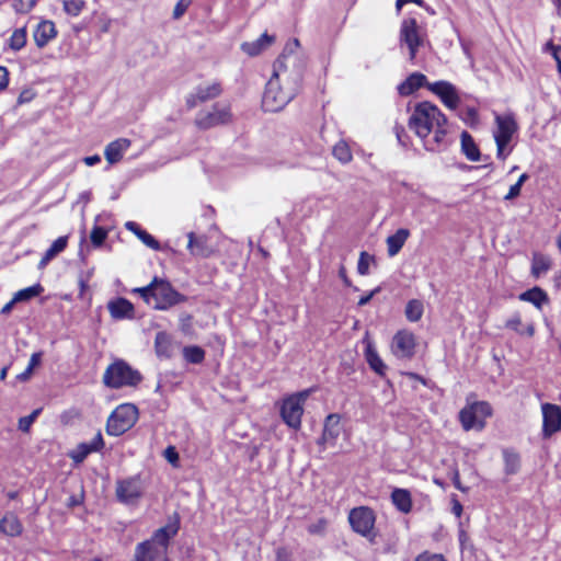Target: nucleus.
Here are the masks:
<instances>
[{"label": "nucleus", "instance_id": "nucleus-1", "mask_svg": "<svg viewBox=\"0 0 561 561\" xmlns=\"http://www.w3.org/2000/svg\"><path fill=\"white\" fill-rule=\"evenodd\" d=\"M287 50V48H285ZM296 60L291 55L284 51L274 64V73L266 83L262 99V106L266 112H278L283 110L295 96L296 91H283L278 83V76L283 68H286L285 61Z\"/></svg>", "mask_w": 561, "mask_h": 561}, {"label": "nucleus", "instance_id": "nucleus-2", "mask_svg": "<svg viewBox=\"0 0 561 561\" xmlns=\"http://www.w3.org/2000/svg\"><path fill=\"white\" fill-rule=\"evenodd\" d=\"M437 122L447 124L448 119L436 105L424 101L415 105L409 118L408 126L422 139L431 135Z\"/></svg>", "mask_w": 561, "mask_h": 561}, {"label": "nucleus", "instance_id": "nucleus-3", "mask_svg": "<svg viewBox=\"0 0 561 561\" xmlns=\"http://www.w3.org/2000/svg\"><path fill=\"white\" fill-rule=\"evenodd\" d=\"M141 381V374L121 358L108 365L103 375V383L111 389L137 387Z\"/></svg>", "mask_w": 561, "mask_h": 561}, {"label": "nucleus", "instance_id": "nucleus-4", "mask_svg": "<svg viewBox=\"0 0 561 561\" xmlns=\"http://www.w3.org/2000/svg\"><path fill=\"white\" fill-rule=\"evenodd\" d=\"M138 420V409L131 403L118 405L108 416L106 433L111 436H121L129 431Z\"/></svg>", "mask_w": 561, "mask_h": 561}, {"label": "nucleus", "instance_id": "nucleus-5", "mask_svg": "<svg viewBox=\"0 0 561 561\" xmlns=\"http://www.w3.org/2000/svg\"><path fill=\"white\" fill-rule=\"evenodd\" d=\"M309 396V391H301L285 398L280 404V416L284 423L293 430H299L301 426V416L304 414V403Z\"/></svg>", "mask_w": 561, "mask_h": 561}, {"label": "nucleus", "instance_id": "nucleus-6", "mask_svg": "<svg viewBox=\"0 0 561 561\" xmlns=\"http://www.w3.org/2000/svg\"><path fill=\"white\" fill-rule=\"evenodd\" d=\"M156 287L153 290V308L157 310H168L169 308L187 301V297L179 293L172 284L159 277H154Z\"/></svg>", "mask_w": 561, "mask_h": 561}, {"label": "nucleus", "instance_id": "nucleus-7", "mask_svg": "<svg viewBox=\"0 0 561 561\" xmlns=\"http://www.w3.org/2000/svg\"><path fill=\"white\" fill-rule=\"evenodd\" d=\"M348 522L355 533L368 538L370 541H374L376 516L371 508L366 506L353 508L350 512Z\"/></svg>", "mask_w": 561, "mask_h": 561}, {"label": "nucleus", "instance_id": "nucleus-8", "mask_svg": "<svg viewBox=\"0 0 561 561\" xmlns=\"http://www.w3.org/2000/svg\"><path fill=\"white\" fill-rule=\"evenodd\" d=\"M142 494L144 485L139 474L116 481L115 495L119 503L125 505L135 504Z\"/></svg>", "mask_w": 561, "mask_h": 561}, {"label": "nucleus", "instance_id": "nucleus-9", "mask_svg": "<svg viewBox=\"0 0 561 561\" xmlns=\"http://www.w3.org/2000/svg\"><path fill=\"white\" fill-rule=\"evenodd\" d=\"M232 113L229 105L219 106L216 103L211 112L201 111L195 117V125L202 130L230 123Z\"/></svg>", "mask_w": 561, "mask_h": 561}, {"label": "nucleus", "instance_id": "nucleus-10", "mask_svg": "<svg viewBox=\"0 0 561 561\" xmlns=\"http://www.w3.org/2000/svg\"><path fill=\"white\" fill-rule=\"evenodd\" d=\"M221 93L222 87L218 81L211 82L209 84H199L195 88L194 92L186 96L185 103L187 108L192 110L199 103H205L218 98Z\"/></svg>", "mask_w": 561, "mask_h": 561}, {"label": "nucleus", "instance_id": "nucleus-11", "mask_svg": "<svg viewBox=\"0 0 561 561\" xmlns=\"http://www.w3.org/2000/svg\"><path fill=\"white\" fill-rule=\"evenodd\" d=\"M542 410V436L548 438L561 430V408L552 403H543Z\"/></svg>", "mask_w": 561, "mask_h": 561}, {"label": "nucleus", "instance_id": "nucleus-12", "mask_svg": "<svg viewBox=\"0 0 561 561\" xmlns=\"http://www.w3.org/2000/svg\"><path fill=\"white\" fill-rule=\"evenodd\" d=\"M427 89L435 93L448 108L456 110L458 107L460 99L455 85L450 82L436 81L427 84Z\"/></svg>", "mask_w": 561, "mask_h": 561}, {"label": "nucleus", "instance_id": "nucleus-13", "mask_svg": "<svg viewBox=\"0 0 561 561\" xmlns=\"http://www.w3.org/2000/svg\"><path fill=\"white\" fill-rule=\"evenodd\" d=\"M391 348L399 358H411L415 352V339L411 332L399 331L392 339Z\"/></svg>", "mask_w": 561, "mask_h": 561}, {"label": "nucleus", "instance_id": "nucleus-14", "mask_svg": "<svg viewBox=\"0 0 561 561\" xmlns=\"http://www.w3.org/2000/svg\"><path fill=\"white\" fill-rule=\"evenodd\" d=\"M448 123L440 124V122L436 123L434 127V135L432 137L422 138L423 146L427 151L439 152L445 150L453 140L448 138Z\"/></svg>", "mask_w": 561, "mask_h": 561}, {"label": "nucleus", "instance_id": "nucleus-15", "mask_svg": "<svg viewBox=\"0 0 561 561\" xmlns=\"http://www.w3.org/2000/svg\"><path fill=\"white\" fill-rule=\"evenodd\" d=\"M133 561H168V553L163 547L144 541L136 546Z\"/></svg>", "mask_w": 561, "mask_h": 561}, {"label": "nucleus", "instance_id": "nucleus-16", "mask_svg": "<svg viewBox=\"0 0 561 561\" xmlns=\"http://www.w3.org/2000/svg\"><path fill=\"white\" fill-rule=\"evenodd\" d=\"M495 122L497 129L494 133L495 141L510 144L513 135L517 131L518 126L512 114L496 115Z\"/></svg>", "mask_w": 561, "mask_h": 561}, {"label": "nucleus", "instance_id": "nucleus-17", "mask_svg": "<svg viewBox=\"0 0 561 561\" xmlns=\"http://www.w3.org/2000/svg\"><path fill=\"white\" fill-rule=\"evenodd\" d=\"M400 43L405 45L423 46L424 38L420 33L414 18L404 19L400 28Z\"/></svg>", "mask_w": 561, "mask_h": 561}, {"label": "nucleus", "instance_id": "nucleus-18", "mask_svg": "<svg viewBox=\"0 0 561 561\" xmlns=\"http://www.w3.org/2000/svg\"><path fill=\"white\" fill-rule=\"evenodd\" d=\"M104 447V440L101 432H98L90 443H80L69 456L77 462H82L91 453L100 451Z\"/></svg>", "mask_w": 561, "mask_h": 561}, {"label": "nucleus", "instance_id": "nucleus-19", "mask_svg": "<svg viewBox=\"0 0 561 561\" xmlns=\"http://www.w3.org/2000/svg\"><path fill=\"white\" fill-rule=\"evenodd\" d=\"M180 528V522L178 516H175L173 522H170L168 525L160 527L157 529L152 538L150 540H146V542H154L156 547H163L165 549V553H168V546Z\"/></svg>", "mask_w": 561, "mask_h": 561}, {"label": "nucleus", "instance_id": "nucleus-20", "mask_svg": "<svg viewBox=\"0 0 561 561\" xmlns=\"http://www.w3.org/2000/svg\"><path fill=\"white\" fill-rule=\"evenodd\" d=\"M56 36L57 28L50 20L41 21L33 32L34 42L39 49L46 47Z\"/></svg>", "mask_w": 561, "mask_h": 561}, {"label": "nucleus", "instance_id": "nucleus-21", "mask_svg": "<svg viewBox=\"0 0 561 561\" xmlns=\"http://www.w3.org/2000/svg\"><path fill=\"white\" fill-rule=\"evenodd\" d=\"M110 314L115 320L133 319L134 305L126 298L119 297L107 304Z\"/></svg>", "mask_w": 561, "mask_h": 561}, {"label": "nucleus", "instance_id": "nucleus-22", "mask_svg": "<svg viewBox=\"0 0 561 561\" xmlns=\"http://www.w3.org/2000/svg\"><path fill=\"white\" fill-rule=\"evenodd\" d=\"M130 140L127 138H118L110 142L104 150V157L110 164H115L123 159L124 153L130 147Z\"/></svg>", "mask_w": 561, "mask_h": 561}, {"label": "nucleus", "instance_id": "nucleus-23", "mask_svg": "<svg viewBox=\"0 0 561 561\" xmlns=\"http://www.w3.org/2000/svg\"><path fill=\"white\" fill-rule=\"evenodd\" d=\"M340 415L329 414L325 417L323 432L321 437L318 439L319 445H325L328 443H334L340 435Z\"/></svg>", "mask_w": 561, "mask_h": 561}, {"label": "nucleus", "instance_id": "nucleus-24", "mask_svg": "<svg viewBox=\"0 0 561 561\" xmlns=\"http://www.w3.org/2000/svg\"><path fill=\"white\" fill-rule=\"evenodd\" d=\"M430 84L425 75L421 72L411 73L402 83L398 85V92L402 96L413 94L416 90L422 87Z\"/></svg>", "mask_w": 561, "mask_h": 561}, {"label": "nucleus", "instance_id": "nucleus-25", "mask_svg": "<svg viewBox=\"0 0 561 561\" xmlns=\"http://www.w3.org/2000/svg\"><path fill=\"white\" fill-rule=\"evenodd\" d=\"M23 525L19 517L12 513L8 512L1 519H0V533L9 536V537H19L23 533Z\"/></svg>", "mask_w": 561, "mask_h": 561}, {"label": "nucleus", "instance_id": "nucleus-26", "mask_svg": "<svg viewBox=\"0 0 561 561\" xmlns=\"http://www.w3.org/2000/svg\"><path fill=\"white\" fill-rule=\"evenodd\" d=\"M188 243L187 249L191 254L202 257H207L211 253L208 247V239L206 236H196L194 232L187 233Z\"/></svg>", "mask_w": 561, "mask_h": 561}, {"label": "nucleus", "instance_id": "nucleus-27", "mask_svg": "<svg viewBox=\"0 0 561 561\" xmlns=\"http://www.w3.org/2000/svg\"><path fill=\"white\" fill-rule=\"evenodd\" d=\"M391 502L403 514H409L412 511V496L407 489L396 488L391 492Z\"/></svg>", "mask_w": 561, "mask_h": 561}, {"label": "nucleus", "instance_id": "nucleus-28", "mask_svg": "<svg viewBox=\"0 0 561 561\" xmlns=\"http://www.w3.org/2000/svg\"><path fill=\"white\" fill-rule=\"evenodd\" d=\"M409 237L410 230L405 228H400L393 234L389 236L386 240L388 255H397L401 251Z\"/></svg>", "mask_w": 561, "mask_h": 561}, {"label": "nucleus", "instance_id": "nucleus-29", "mask_svg": "<svg viewBox=\"0 0 561 561\" xmlns=\"http://www.w3.org/2000/svg\"><path fill=\"white\" fill-rule=\"evenodd\" d=\"M274 42V36L264 33L254 42H245L241 45V49L249 56H257Z\"/></svg>", "mask_w": 561, "mask_h": 561}, {"label": "nucleus", "instance_id": "nucleus-30", "mask_svg": "<svg viewBox=\"0 0 561 561\" xmlns=\"http://www.w3.org/2000/svg\"><path fill=\"white\" fill-rule=\"evenodd\" d=\"M460 140L461 152L466 158L470 161H479L481 159V152L473 137L467 130H463L460 135Z\"/></svg>", "mask_w": 561, "mask_h": 561}, {"label": "nucleus", "instance_id": "nucleus-31", "mask_svg": "<svg viewBox=\"0 0 561 561\" xmlns=\"http://www.w3.org/2000/svg\"><path fill=\"white\" fill-rule=\"evenodd\" d=\"M519 300L527 301L533 304L536 308L541 309L543 304H547L549 301V297L547 293L538 287L535 286L519 295Z\"/></svg>", "mask_w": 561, "mask_h": 561}, {"label": "nucleus", "instance_id": "nucleus-32", "mask_svg": "<svg viewBox=\"0 0 561 561\" xmlns=\"http://www.w3.org/2000/svg\"><path fill=\"white\" fill-rule=\"evenodd\" d=\"M459 421L465 431L472 428L482 430L484 427V421L478 420L477 414L473 412L470 405L465 407L459 412Z\"/></svg>", "mask_w": 561, "mask_h": 561}, {"label": "nucleus", "instance_id": "nucleus-33", "mask_svg": "<svg viewBox=\"0 0 561 561\" xmlns=\"http://www.w3.org/2000/svg\"><path fill=\"white\" fill-rule=\"evenodd\" d=\"M154 350L158 357L170 358L172 356V340L167 332L160 331L156 334Z\"/></svg>", "mask_w": 561, "mask_h": 561}, {"label": "nucleus", "instance_id": "nucleus-34", "mask_svg": "<svg viewBox=\"0 0 561 561\" xmlns=\"http://www.w3.org/2000/svg\"><path fill=\"white\" fill-rule=\"evenodd\" d=\"M125 228L134 232L148 248L152 250H160V243L153 236L144 230L137 222L127 221Z\"/></svg>", "mask_w": 561, "mask_h": 561}, {"label": "nucleus", "instance_id": "nucleus-35", "mask_svg": "<svg viewBox=\"0 0 561 561\" xmlns=\"http://www.w3.org/2000/svg\"><path fill=\"white\" fill-rule=\"evenodd\" d=\"M68 243V238L66 236L59 237L56 239L51 245L46 250L42 260L38 263V268H44L54 257H56L60 252H62Z\"/></svg>", "mask_w": 561, "mask_h": 561}, {"label": "nucleus", "instance_id": "nucleus-36", "mask_svg": "<svg viewBox=\"0 0 561 561\" xmlns=\"http://www.w3.org/2000/svg\"><path fill=\"white\" fill-rule=\"evenodd\" d=\"M365 355L369 367L379 376H383L387 366L383 364L382 359L370 344H368Z\"/></svg>", "mask_w": 561, "mask_h": 561}, {"label": "nucleus", "instance_id": "nucleus-37", "mask_svg": "<svg viewBox=\"0 0 561 561\" xmlns=\"http://www.w3.org/2000/svg\"><path fill=\"white\" fill-rule=\"evenodd\" d=\"M503 457L505 463V473L515 474L518 471L520 465L519 455L513 450L504 449Z\"/></svg>", "mask_w": 561, "mask_h": 561}, {"label": "nucleus", "instance_id": "nucleus-38", "mask_svg": "<svg viewBox=\"0 0 561 561\" xmlns=\"http://www.w3.org/2000/svg\"><path fill=\"white\" fill-rule=\"evenodd\" d=\"M551 266L550 260L541 254H535L531 264V275L538 278L541 274L546 273Z\"/></svg>", "mask_w": 561, "mask_h": 561}, {"label": "nucleus", "instance_id": "nucleus-39", "mask_svg": "<svg viewBox=\"0 0 561 561\" xmlns=\"http://www.w3.org/2000/svg\"><path fill=\"white\" fill-rule=\"evenodd\" d=\"M183 357L187 363L201 364L205 359V351L196 345L185 346L183 348Z\"/></svg>", "mask_w": 561, "mask_h": 561}, {"label": "nucleus", "instance_id": "nucleus-40", "mask_svg": "<svg viewBox=\"0 0 561 561\" xmlns=\"http://www.w3.org/2000/svg\"><path fill=\"white\" fill-rule=\"evenodd\" d=\"M423 310L422 301L412 299L405 306V317L409 321L416 322L422 318Z\"/></svg>", "mask_w": 561, "mask_h": 561}, {"label": "nucleus", "instance_id": "nucleus-41", "mask_svg": "<svg viewBox=\"0 0 561 561\" xmlns=\"http://www.w3.org/2000/svg\"><path fill=\"white\" fill-rule=\"evenodd\" d=\"M44 291V288L41 284H35L33 286L26 287L24 289L19 290L14 298L18 302L28 301L34 297L39 296Z\"/></svg>", "mask_w": 561, "mask_h": 561}, {"label": "nucleus", "instance_id": "nucleus-42", "mask_svg": "<svg viewBox=\"0 0 561 561\" xmlns=\"http://www.w3.org/2000/svg\"><path fill=\"white\" fill-rule=\"evenodd\" d=\"M332 153L341 163L344 164L351 162L353 159L348 145L343 140L339 141L333 147Z\"/></svg>", "mask_w": 561, "mask_h": 561}, {"label": "nucleus", "instance_id": "nucleus-43", "mask_svg": "<svg viewBox=\"0 0 561 561\" xmlns=\"http://www.w3.org/2000/svg\"><path fill=\"white\" fill-rule=\"evenodd\" d=\"M26 45V28H16L9 38V47L12 50H21Z\"/></svg>", "mask_w": 561, "mask_h": 561}, {"label": "nucleus", "instance_id": "nucleus-44", "mask_svg": "<svg viewBox=\"0 0 561 561\" xmlns=\"http://www.w3.org/2000/svg\"><path fill=\"white\" fill-rule=\"evenodd\" d=\"M469 405L477 414L478 420L484 421L492 415V407L486 401H477Z\"/></svg>", "mask_w": 561, "mask_h": 561}, {"label": "nucleus", "instance_id": "nucleus-45", "mask_svg": "<svg viewBox=\"0 0 561 561\" xmlns=\"http://www.w3.org/2000/svg\"><path fill=\"white\" fill-rule=\"evenodd\" d=\"M83 0H62L64 10L67 14L78 16L84 8Z\"/></svg>", "mask_w": 561, "mask_h": 561}, {"label": "nucleus", "instance_id": "nucleus-46", "mask_svg": "<svg viewBox=\"0 0 561 561\" xmlns=\"http://www.w3.org/2000/svg\"><path fill=\"white\" fill-rule=\"evenodd\" d=\"M107 238V230L101 226L95 225L90 233L91 243L99 248Z\"/></svg>", "mask_w": 561, "mask_h": 561}, {"label": "nucleus", "instance_id": "nucleus-47", "mask_svg": "<svg viewBox=\"0 0 561 561\" xmlns=\"http://www.w3.org/2000/svg\"><path fill=\"white\" fill-rule=\"evenodd\" d=\"M371 262H375L374 255H370L365 251L360 252L357 263V273L363 276L367 275L369 273V264Z\"/></svg>", "mask_w": 561, "mask_h": 561}, {"label": "nucleus", "instance_id": "nucleus-48", "mask_svg": "<svg viewBox=\"0 0 561 561\" xmlns=\"http://www.w3.org/2000/svg\"><path fill=\"white\" fill-rule=\"evenodd\" d=\"M41 409L34 410L30 415L20 417L19 420V430L23 433H27L32 426V424L35 422L37 416L41 413Z\"/></svg>", "mask_w": 561, "mask_h": 561}, {"label": "nucleus", "instance_id": "nucleus-49", "mask_svg": "<svg viewBox=\"0 0 561 561\" xmlns=\"http://www.w3.org/2000/svg\"><path fill=\"white\" fill-rule=\"evenodd\" d=\"M156 287L154 278L151 283L145 287H138L133 290V293L138 294L145 302L150 304V300L153 299V290Z\"/></svg>", "mask_w": 561, "mask_h": 561}, {"label": "nucleus", "instance_id": "nucleus-50", "mask_svg": "<svg viewBox=\"0 0 561 561\" xmlns=\"http://www.w3.org/2000/svg\"><path fill=\"white\" fill-rule=\"evenodd\" d=\"M520 324H522V319H520V316L519 313H515L514 316H512L506 322H505V327L507 329H511L515 332H517L518 334H524V331L520 330Z\"/></svg>", "mask_w": 561, "mask_h": 561}, {"label": "nucleus", "instance_id": "nucleus-51", "mask_svg": "<svg viewBox=\"0 0 561 561\" xmlns=\"http://www.w3.org/2000/svg\"><path fill=\"white\" fill-rule=\"evenodd\" d=\"M191 0H179L173 10V19L179 20L187 10Z\"/></svg>", "mask_w": 561, "mask_h": 561}, {"label": "nucleus", "instance_id": "nucleus-52", "mask_svg": "<svg viewBox=\"0 0 561 561\" xmlns=\"http://www.w3.org/2000/svg\"><path fill=\"white\" fill-rule=\"evenodd\" d=\"M414 561H447V560L440 553H432L428 551H424L421 554H419Z\"/></svg>", "mask_w": 561, "mask_h": 561}, {"label": "nucleus", "instance_id": "nucleus-53", "mask_svg": "<svg viewBox=\"0 0 561 561\" xmlns=\"http://www.w3.org/2000/svg\"><path fill=\"white\" fill-rule=\"evenodd\" d=\"M164 458L173 466L178 465L179 453L174 446H168L163 453Z\"/></svg>", "mask_w": 561, "mask_h": 561}, {"label": "nucleus", "instance_id": "nucleus-54", "mask_svg": "<svg viewBox=\"0 0 561 561\" xmlns=\"http://www.w3.org/2000/svg\"><path fill=\"white\" fill-rule=\"evenodd\" d=\"M276 561H293L291 551L286 547H279L276 550Z\"/></svg>", "mask_w": 561, "mask_h": 561}, {"label": "nucleus", "instance_id": "nucleus-55", "mask_svg": "<svg viewBox=\"0 0 561 561\" xmlns=\"http://www.w3.org/2000/svg\"><path fill=\"white\" fill-rule=\"evenodd\" d=\"M546 50L551 51V54L557 62V67L559 68V60H561V55H560L561 46H557L552 42H548L546 44Z\"/></svg>", "mask_w": 561, "mask_h": 561}, {"label": "nucleus", "instance_id": "nucleus-56", "mask_svg": "<svg viewBox=\"0 0 561 561\" xmlns=\"http://www.w3.org/2000/svg\"><path fill=\"white\" fill-rule=\"evenodd\" d=\"M327 527V522L325 519H319L316 524H311L309 525L308 527V531L312 535L314 534H321L323 533V530L325 529Z\"/></svg>", "mask_w": 561, "mask_h": 561}, {"label": "nucleus", "instance_id": "nucleus-57", "mask_svg": "<svg viewBox=\"0 0 561 561\" xmlns=\"http://www.w3.org/2000/svg\"><path fill=\"white\" fill-rule=\"evenodd\" d=\"M34 96H35V92L32 89H25L20 93V95L18 98V103L23 104V103L31 102L34 99Z\"/></svg>", "mask_w": 561, "mask_h": 561}, {"label": "nucleus", "instance_id": "nucleus-58", "mask_svg": "<svg viewBox=\"0 0 561 561\" xmlns=\"http://www.w3.org/2000/svg\"><path fill=\"white\" fill-rule=\"evenodd\" d=\"M495 144H496V157H497V159L505 160L507 158V156L510 154V152H511V149L508 151H506V146L508 144L500 142V141H495Z\"/></svg>", "mask_w": 561, "mask_h": 561}, {"label": "nucleus", "instance_id": "nucleus-59", "mask_svg": "<svg viewBox=\"0 0 561 561\" xmlns=\"http://www.w3.org/2000/svg\"><path fill=\"white\" fill-rule=\"evenodd\" d=\"M522 186L514 184L510 187L508 193L504 196L505 201H513L520 195Z\"/></svg>", "mask_w": 561, "mask_h": 561}, {"label": "nucleus", "instance_id": "nucleus-60", "mask_svg": "<svg viewBox=\"0 0 561 561\" xmlns=\"http://www.w3.org/2000/svg\"><path fill=\"white\" fill-rule=\"evenodd\" d=\"M42 356H43V353H42V352H35V353H33V354L31 355V358H30V362H28L27 367L34 370L37 366H39V365H41Z\"/></svg>", "mask_w": 561, "mask_h": 561}, {"label": "nucleus", "instance_id": "nucleus-61", "mask_svg": "<svg viewBox=\"0 0 561 561\" xmlns=\"http://www.w3.org/2000/svg\"><path fill=\"white\" fill-rule=\"evenodd\" d=\"M9 83V72L5 67L0 66V91L5 89Z\"/></svg>", "mask_w": 561, "mask_h": 561}, {"label": "nucleus", "instance_id": "nucleus-62", "mask_svg": "<svg viewBox=\"0 0 561 561\" xmlns=\"http://www.w3.org/2000/svg\"><path fill=\"white\" fill-rule=\"evenodd\" d=\"M379 290H380V288H379V287H377V288H375L374 290H371L370 293H368L367 295H365V296L360 297V298H359V300H358V302H357V305H358L359 307L366 306V305H367V304L373 299V297H374L377 293H379Z\"/></svg>", "mask_w": 561, "mask_h": 561}, {"label": "nucleus", "instance_id": "nucleus-63", "mask_svg": "<svg viewBox=\"0 0 561 561\" xmlns=\"http://www.w3.org/2000/svg\"><path fill=\"white\" fill-rule=\"evenodd\" d=\"M339 276L343 280L344 285L350 287L352 285L351 279L347 277L346 268L344 265H341L339 268Z\"/></svg>", "mask_w": 561, "mask_h": 561}, {"label": "nucleus", "instance_id": "nucleus-64", "mask_svg": "<svg viewBox=\"0 0 561 561\" xmlns=\"http://www.w3.org/2000/svg\"><path fill=\"white\" fill-rule=\"evenodd\" d=\"M32 375H33V369L26 367V369L23 373H21L16 376V379L21 382H25V381L30 380Z\"/></svg>", "mask_w": 561, "mask_h": 561}]
</instances>
